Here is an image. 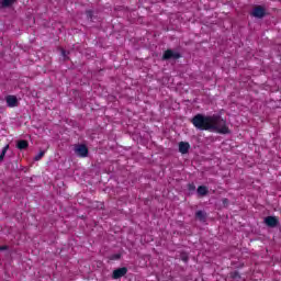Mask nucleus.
<instances>
[{"instance_id": "9", "label": "nucleus", "mask_w": 281, "mask_h": 281, "mask_svg": "<svg viewBox=\"0 0 281 281\" xmlns=\"http://www.w3.org/2000/svg\"><path fill=\"white\" fill-rule=\"evenodd\" d=\"M16 148L19 150H26V148H30V143L26 139H20L16 143Z\"/></svg>"}, {"instance_id": "12", "label": "nucleus", "mask_w": 281, "mask_h": 281, "mask_svg": "<svg viewBox=\"0 0 281 281\" xmlns=\"http://www.w3.org/2000/svg\"><path fill=\"white\" fill-rule=\"evenodd\" d=\"M10 148V145H7L2 148V151L0 154V164L1 161H3V159H5V154L8 153V149Z\"/></svg>"}, {"instance_id": "21", "label": "nucleus", "mask_w": 281, "mask_h": 281, "mask_svg": "<svg viewBox=\"0 0 281 281\" xmlns=\"http://www.w3.org/2000/svg\"><path fill=\"white\" fill-rule=\"evenodd\" d=\"M61 56H64V58H67V52L65 49H61Z\"/></svg>"}, {"instance_id": "11", "label": "nucleus", "mask_w": 281, "mask_h": 281, "mask_svg": "<svg viewBox=\"0 0 281 281\" xmlns=\"http://www.w3.org/2000/svg\"><path fill=\"white\" fill-rule=\"evenodd\" d=\"M207 192H210V190L207 189V187L205 186H200L198 187V194L200 196H206Z\"/></svg>"}, {"instance_id": "10", "label": "nucleus", "mask_w": 281, "mask_h": 281, "mask_svg": "<svg viewBox=\"0 0 281 281\" xmlns=\"http://www.w3.org/2000/svg\"><path fill=\"white\" fill-rule=\"evenodd\" d=\"M195 218H198V221H201V223H205V221H207V215L203 211H198L195 212Z\"/></svg>"}, {"instance_id": "3", "label": "nucleus", "mask_w": 281, "mask_h": 281, "mask_svg": "<svg viewBox=\"0 0 281 281\" xmlns=\"http://www.w3.org/2000/svg\"><path fill=\"white\" fill-rule=\"evenodd\" d=\"M179 58H181V54L172 49L165 50L162 55V60H179Z\"/></svg>"}, {"instance_id": "13", "label": "nucleus", "mask_w": 281, "mask_h": 281, "mask_svg": "<svg viewBox=\"0 0 281 281\" xmlns=\"http://www.w3.org/2000/svg\"><path fill=\"white\" fill-rule=\"evenodd\" d=\"M14 3V0H2L1 5L2 8H10Z\"/></svg>"}, {"instance_id": "20", "label": "nucleus", "mask_w": 281, "mask_h": 281, "mask_svg": "<svg viewBox=\"0 0 281 281\" xmlns=\"http://www.w3.org/2000/svg\"><path fill=\"white\" fill-rule=\"evenodd\" d=\"M0 251H8V246L7 245L0 246Z\"/></svg>"}, {"instance_id": "6", "label": "nucleus", "mask_w": 281, "mask_h": 281, "mask_svg": "<svg viewBox=\"0 0 281 281\" xmlns=\"http://www.w3.org/2000/svg\"><path fill=\"white\" fill-rule=\"evenodd\" d=\"M279 223H280V220H278V217H276V216H267L265 218V224L268 227H278Z\"/></svg>"}, {"instance_id": "19", "label": "nucleus", "mask_w": 281, "mask_h": 281, "mask_svg": "<svg viewBox=\"0 0 281 281\" xmlns=\"http://www.w3.org/2000/svg\"><path fill=\"white\" fill-rule=\"evenodd\" d=\"M86 14H87V18H88V19H93V11L88 10V11L86 12Z\"/></svg>"}, {"instance_id": "8", "label": "nucleus", "mask_w": 281, "mask_h": 281, "mask_svg": "<svg viewBox=\"0 0 281 281\" xmlns=\"http://www.w3.org/2000/svg\"><path fill=\"white\" fill-rule=\"evenodd\" d=\"M189 150H190V143L188 142L179 143V153H181V155H188Z\"/></svg>"}, {"instance_id": "5", "label": "nucleus", "mask_w": 281, "mask_h": 281, "mask_svg": "<svg viewBox=\"0 0 281 281\" xmlns=\"http://www.w3.org/2000/svg\"><path fill=\"white\" fill-rule=\"evenodd\" d=\"M267 14V11L261 5L255 7L252 10L251 15L256 19H263V16Z\"/></svg>"}, {"instance_id": "2", "label": "nucleus", "mask_w": 281, "mask_h": 281, "mask_svg": "<svg viewBox=\"0 0 281 281\" xmlns=\"http://www.w3.org/2000/svg\"><path fill=\"white\" fill-rule=\"evenodd\" d=\"M75 155L77 157H80L81 159H85L86 157H89V147L85 144H76L74 147Z\"/></svg>"}, {"instance_id": "7", "label": "nucleus", "mask_w": 281, "mask_h": 281, "mask_svg": "<svg viewBox=\"0 0 281 281\" xmlns=\"http://www.w3.org/2000/svg\"><path fill=\"white\" fill-rule=\"evenodd\" d=\"M7 104L10 109H14V106H19V99L15 95H8Z\"/></svg>"}, {"instance_id": "14", "label": "nucleus", "mask_w": 281, "mask_h": 281, "mask_svg": "<svg viewBox=\"0 0 281 281\" xmlns=\"http://www.w3.org/2000/svg\"><path fill=\"white\" fill-rule=\"evenodd\" d=\"M45 157V150H41L34 158L35 161H41Z\"/></svg>"}, {"instance_id": "18", "label": "nucleus", "mask_w": 281, "mask_h": 281, "mask_svg": "<svg viewBox=\"0 0 281 281\" xmlns=\"http://www.w3.org/2000/svg\"><path fill=\"white\" fill-rule=\"evenodd\" d=\"M188 190H190V192H193V190H196V186H194V183H189Z\"/></svg>"}, {"instance_id": "1", "label": "nucleus", "mask_w": 281, "mask_h": 281, "mask_svg": "<svg viewBox=\"0 0 281 281\" xmlns=\"http://www.w3.org/2000/svg\"><path fill=\"white\" fill-rule=\"evenodd\" d=\"M191 123L198 131H210L218 133L220 135H229V133H232L227 126V121L222 119L218 114H195L192 117Z\"/></svg>"}, {"instance_id": "22", "label": "nucleus", "mask_w": 281, "mask_h": 281, "mask_svg": "<svg viewBox=\"0 0 281 281\" xmlns=\"http://www.w3.org/2000/svg\"><path fill=\"white\" fill-rule=\"evenodd\" d=\"M226 203H229V200L223 199V204L226 205Z\"/></svg>"}, {"instance_id": "17", "label": "nucleus", "mask_w": 281, "mask_h": 281, "mask_svg": "<svg viewBox=\"0 0 281 281\" xmlns=\"http://www.w3.org/2000/svg\"><path fill=\"white\" fill-rule=\"evenodd\" d=\"M120 258H122V255L115 254L112 257H110V260H120Z\"/></svg>"}, {"instance_id": "16", "label": "nucleus", "mask_w": 281, "mask_h": 281, "mask_svg": "<svg viewBox=\"0 0 281 281\" xmlns=\"http://www.w3.org/2000/svg\"><path fill=\"white\" fill-rule=\"evenodd\" d=\"M180 258H181V261H182V262H188V260H190V258H189L188 255H186V254H182V255L180 256Z\"/></svg>"}, {"instance_id": "15", "label": "nucleus", "mask_w": 281, "mask_h": 281, "mask_svg": "<svg viewBox=\"0 0 281 281\" xmlns=\"http://www.w3.org/2000/svg\"><path fill=\"white\" fill-rule=\"evenodd\" d=\"M231 278H233V280L240 279V272H238V271L232 272Z\"/></svg>"}, {"instance_id": "4", "label": "nucleus", "mask_w": 281, "mask_h": 281, "mask_svg": "<svg viewBox=\"0 0 281 281\" xmlns=\"http://www.w3.org/2000/svg\"><path fill=\"white\" fill-rule=\"evenodd\" d=\"M128 273V268L122 267L119 269H115L112 273L113 280H120L121 278H124Z\"/></svg>"}]
</instances>
